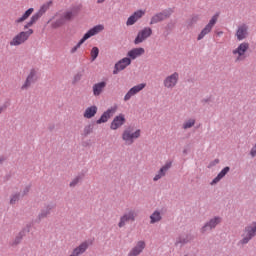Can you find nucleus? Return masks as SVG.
<instances>
[{"instance_id": "obj_1", "label": "nucleus", "mask_w": 256, "mask_h": 256, "mask_svg": "<svg viewBox=\"0 0 256 256\" xmlns=\"http://www.w3.org/2000/svg\"><path fill=\"white\" fill-rule=\"evenodd\" d=\"M105 29V26L99 24L91 28L84 36L82 39L75 45L74 47L71 48L70 53L73 55L74 53H77L78 49L81 48V45L87 41V39H91V37L97 35V33H101Z\"/></svg>"}, {"instance_id": "obj_2", "label": "nucleus", "mask_w": 256, "mask_h": 256, "mask_svg": "<svg viewBox=\"0 0 256 256\" xmlns=\"http://www.w3.org/2000/svg\"><path fill=\"white\" fill-rule=\"evenodd\" d=\"M33 29H29L27 31H21L17 33L13 38L9 41L10 47H19L21 45H25L27 41H29V37L33 35Z\"/></svg>"}, {"instance_id": "obj_3", "label": "nucleus", "mask_w": 256, "mask_h": 256, "mask_svg": "<svg viewBox=\"0 0 256 256\" xmlns=\"http://www.w3.org/2000/svg\"><path fill=\"white\" fill-rule=\"evenodd\" d=\"M247 51H249L248 42H242L237 46V48L232 50L235 63H241V61H245V59H247Z\"/></svg>"}, {"instance_id": "obj_4", "label": "nucleus", "mask_w": 256, "mask_h": 256, "mask_svg": "<svg viewBox=\"0 0 256 256\" xmlns=\"http://www.w3.org/2000/svg\"><path fill=\"white\" fill-rule=\"evenodd\" d=\"M141 137V130L133 127L126 128L122 133V140L125 145H133L135 143V139H139Z\"/></svg>"}, {"instance_id": "obj_5", "label": "nucleus", "mask_w": 256, "mask_h": 256, "mask_svg": "<svg viewBox=\"0 0 256 256\" xmlns=\"http://www.w3.org/2000/svg\"><path fill=\"white\" fill-rule=\"evenodd\" d=\"M49 7H51V2H47L45 4H43L39 11L37 13H35L30 20L24 25V29H29L31 27H33L35 25V23H37L39 21V19H41V17H43V15H45V13H47V11H49Z\"/></svg>"}, {"instance_id": "obj_6", "label": "nucleus", "mask_w": 256, "mask_h": 256, "mask_svg": "<svg viewBox=\"0 0 256 256\" xmlns=\"http://www.w3.org/2000/svg\"><path fill=\"white\" fill-rule=\"evenodd\" d=\"M217 19H219V15L216 14L214 15L210 21L208 22V24L201 30V32L199 33L198 37H197V41H201V39H204L205 36L209 35V33L211 31H213V27H215V25L217 24Z\"/></svg>"}, {"instance_id": "obj_7", "label": "nucleus", "mask_w": 256, "mask_h": 256, "mask_svg": "<svg viewBox=\"0 0 256 256\" xmlns=\"http://www.w3.org/2000/svg\"><path fill=\"white\" fill-rule=\"evenodd\" d=\"M137 218V212L135 210H129L128 212L124 213L118 222V227L119 229H123V227H125V225H127V223H129V221H135V219Z\"/></svg>"}, {"instance_id": "obj_8", "label": "nucleus", "mask_w": 256, "mask_h": 256, "mask_svg": "<svg viewBox=\"0 0 256 256\" xmlns=\"http://www.w3.org/2000/svg\"><path fill=\"white\" fill-rule=\"evenodd\" d=\"M75 16V14L73 13V10H68L64 13H62L58 19L52 23V27L54 29H57L58 27H61V25L65 24V21H71V19H73V17Z\"/></svg>"}, {"instance_id": "obj_9", "label": "nucleus", "mask_w": 256, "mask_h": 256, "mask_svg": "<svg viewBox=\"0 0 256 256\" xmlns=\"http://www.w3.org/2000/svg\"><path fill=\"white\" fill-rule=\"evenodd\" d=\"M153 35V30L150 27H145L140 30L134 40L135 45H139V43H143L146 39H149V36Z\"/></svg>"}, {"instance_id": "obj_10", "label": "nucleus", "mask_w": 256, "mask_h": 256, "mask_svg": "<svg viewBox=\"0 0 256 256\" xmlns=\"http://www.w3.org/2000/svg\"><path fill=\"white\" fill-rule=\"evenodd\" d=\"M179 83V73L174 72L164 79L163 85L166 89H173Z\"/></svg>"}, {"instance_id": "obj_11", "label": "nucleus", "mask_w": 256, "mask_h": 256, "mask_svg": "<svg viewBox=\"0 0 256 256\" xmlns=\"http://www.w3.org/2000/svg\"><path fill=\"white\" fill-rule=\"evenodd\" d=\"M255 235H256V222L246 227L245 232L243 234L244 238L242 239V243L243 244L249 243V241H251V239H253Z\"/></svg>"}, {"instance_id": "obj_12", "label": "nucleus", "mask_w": 256, "mask_h": 256, "mask_svg": "<svg viewBox=\"0 0 256 256\" xmlns=\"http://www.w3.org/2000/svg\"><path fill=\"white\" fill-rule=\"evenodd\" d=\"M236 39L237 41H244L249 37V26L247 24H240L236 30Z\"/></svg>"}, {"instance_id": "obj_13", "label": "nucleus", "mask_w": 256, "mask_h": 256, "mask_svg": "<svg viewBox=\"0 0 256 256\" xmlns=\"http://www.w3.org/2000/svg\"><path fill=\"white\" fill-rule=\"evenodd\" d=\"M171 17V10H165L163 12L157 13L152 16L150 20V25H156V23H161V21H165V19H169Z\"/></svg>"}, {"instance_id": "obj_14", "label": "nucleus", "mask_w": 256, "mask_h": 256, "mask_svg": "<svg viewBox=\"0 0 256 256\" xmlns=\"http://www.w3.org/2000/svg\"><path fill=\"white\" fill-rule=\"evenodd\" d=\"M125 114H119L114 117L113 121L110 124V129L112 131H117V129H121L123 125H125Z\"/></svg>"}, {"instance_id": "obj_15", "label": "nucleus", "mask_w": 256, "mask_h": 256, "mask_svg": "<svg viewBox=\"0 0 256 256\" xmlns=\"http://www.w3.org/2000/svg\"><path fill=\"white\" fill-rule=\"evenodd\" d=\"M117 112V107H111L109 108L107 111H105L100 119H98L96 121L97 125H101V123H107L109 121V119H111V117H113V115H115V113Z\"/></svg>"}, {"instance_id": "obj_16", "label": "nucleus", "mask_w": 256, "mask_h": 256, "mask_svg": "<svg viewBox=\"0 0 256 256\" xmlns=\"http://www.w3.org/2000/svg\"><path fill=\"white\" fill-rule=\"evenodd\" d=\"M35 81H37V70L32 69L29 75L27 76L26 81L22 85L21 89L23 91L29 89L31 87V84L35 83Z\"/></svg>"}, {"instance_id": "obj_17", "label": "nucleus", "mask_w": 256, "mask_h": 256, "mask_svg": "<svg viewBox=\"0 0 256 256\" xmlns=\"http://www.w3.org/2000/svg\"><path fill=\"white\" fill-rule=\"evenodd\" d=\"M147 84L141 83L134 87H132L124 96V101H129L131 97H134V95H137V93H140V91H143L144 87H146Z\"/></svg>"}, {"instance_id": "obj_18", "label": "nucleus", "mask_w": 256, "mask_h": 256, "mask_svg": "<svg viewBox=\"0 0 256 256\" xmlns=\"http://www.w3.org/2000/svg\"><path fill=\"white\" fill-rule=\"evenodd\" d=\"M145 15V10H138L134 12L126 21L127 27H131V25H135L136 22L139 21Z\"/></svg>"}, {"instance_id": "obj_19", "label": "nucleus", "mask_w": 256, "mask_h": 256, "mask_svg": "<svg viewBox=\"0 0 256 256\" xmlns=\"http://www.w3.org/2000/svg\"><path fill=\"white\" fill-rule=\"evenodd\" d=\"M219 223H221V217L212 218L208 223H206L201 228V233H207V231H211V229H215V227H217Z\"/></svg>"}, {"instance_id": "obj_20", "label": "nucleus", "mask_w": 256, "mask_h": 256, "mask_svg": "<svg viewBox=\"0 0 256 256\" xmlns=\"http://www.w3.org/2000/svg\"><path fill=\"white\" fill-rule=\"evenodd\" d=\"M131 65V58H123L118 63L115 64V70L113 71L114 75H117L119 71L129 67Z\"/></svg>"}, {"instance_id": "obj_21", "label": "nucleus", "mask_w": 256, "mask_h": 256, "mask_svg": "<svg viewBox=\"0 0 256 256\" xmlns=\"http://www.w3.org/2000/svg\"><path fill=\"white\" fill-rule=\"evenodd\" d=\"M169 169H171V162H167L164 166L160 168L158 173L154 176L153 181H159V179H162V177H165Z\"/></svg>"}, {"instance_id": "obj_22", "label": "nucleus", "mask_w": 256, "mask_h": 256, "mask_svg": "<svg viewBox=\"0 0 256 256\" xmlns=\"http://www.w3.org/2000/svg\"><path fill=\"white\" fill-rule=\"evenodd\" d=\"M87 249H89V243L83 242L73 250L72 255H70V256L83 255V253H85L87 251Z\"/></svg>"}, {"instance_id": "obj_23", "label": "nucleus", "mask_w": 256, "mask_h": 256, "mask_svg": "<svg viewBox=\"0 0 256 256\" xmlns=\"http://www.w3.org/2000/svg\"><path fill=\"white\" fill-rule=\"evenodd\" d=\"M107 87V82H99L93 85V95L99 97Z\"/></svg>"}, {"instance_id": "obj_24", "label": "nucleus", "mask_w": 256, "mask_h": 256, "mask_svg": "<svg viewBox=\"0 0 256 256\" xmlns=\"http://www.w3.org/2000/svg\"><path fill=\"white\" fill-rule=\"evenodd\" d=\"M143 249H145V242L139 241L137 245L130 251L129 256H137L143 253Z\"/></svg>"}, {"instance_id": "obj_25", "label": "nucleus", "mask_w": 256, "mask_h": 256, "mask_svg": "<svg viewBox=\"0 0 256 256\" xmlns=\"http://www.w3.org/2000/svg\"><path fill=\"white\" fill-rule=\"evenodd\" d=\"M33 11H35V9L29 8L28 10H26L24 12V14L20 18L15 20V23L17 25H19L21 23H25V21H27V19H29L31 17V15H33Z\"/></svg>"}, {"instance_id": "obj_26", "label": "nucleus", "mask_w": 256, "mask_h": 256, "mask_svg": "<svg viewBox=\"0 0 256 256\" xmlns=\"http://www.w3.org/2000/svg\"><path fill=\"white\" fill-rule=\"evenodd\" d=\"M141 55H145L144 48H134L128 52V57L133 60L137 59V57H141Z\"/></svg>"}, {"instance_id": "obj_27", "label": "nucleus", "mask_w": 256, "mask_h": 256, "mask_svg": "<svg viewBox=\"0 0 256 256\" xmlns=\"http://www.w3.org/2000/svg\"><path fill=\"white\" fill-rule=\"evenodd\" d=\"M97 115V106H90L84 111L83 117L85 119H93Z\"/></svg>"}, {"instance_id": "obj_28", "label": "nucleus", "mask_w": 256, "mask_h": 256, "mask_svg": "<svg viewBox=\"0 0 256 256\" xmlns=\"http://www.w3.org/2000/svg\"><path fill=\"white\" fill-rule=\"evenodd\" d=\"M230 170L231 168H229V166H226L224 169H222L221 172L217 175V177L213 179L211 185H215V183H219V181H221V179H223V177H225V175H227Z\"/></svg>"}, {"instance_id": "obj_29", "label": "nucleus", "mask_w": 256, "mask_h": 256, "mask_svg": "<svg viewBox=\"0 0 256 256\" xmlns=\"http://www.w3.org/2000/svg\"><path fill=\"white\" fill-rule=\"evenodd\" d=\"M161 219H162L161 212L154 211L153 214L150 216V223L151 224L159 223V221H161Z\"/></svg>"}, {"instance_id": "obj_30", "label": "nucleus", "mask_w": 256, "mask_h": 256, "mask_svg": "<svg viewBox=\"0 0 256 256\" xmlns=\"http://www.w3.org/2000/svg\"><path fill=\"white\" fill-rule=\"evenodd\" d=\"M51 214V206H47L45 209H43L40 214L38 215V219H45L48 215Z\"/></svg>"}, {"instance_id": "obj_31", "label": "nucleus", "mask_w": 256, "mask_h": 256, "mask_svg": "<svg viewBox=\"0 0 256 256\" xmlns=\"http://www.w3.org/2000/svg\"><path fill=\"white\" fill-rule=\"evenodd\" d=\"M194 126H195V119L190 118L183 123L182 128L183 129H191V127H194Z\"/></svg>"}, {"instance_id": "obj_32", "label": "nucleus", "mask_w": 256, "mask_h": 256, "mask_svg": "<svg viewBox=\"0 0 256 256\" xmlns=\"http://www.w3.org/2000/svg\"><path fill=\"white\" fill-rule=\"evenodd\" d=\"M83 181V175H77L71 182H70V187H77L79 183Z\"/></svg>"}, {"instance_id": "obj_33", "label": "nucleus", "mask_w": 256, "mask_h": 256, "mask_svg": "<svg viewBox=\"0 0 256 256\" xmlns=\"http://www.w3.org/2000/svg\"><path fill=\"white\" fill-rule=\"evenodd\" d=\"M90 55H91L92 61H95V59H97V57H99V48L98 47H93L91 52H90Z\"/></svg>"}, {"instance_id": "obj_34", "label": "nucleus", "mask_w": 256, "mask_h": 256, "mask_svg": "<svg viewBox=\"0 0 256 256\" xmlns=\"http://www.w3.org/2000/svg\"><path fill=\"white\" fill-rule=\"evenodd\" d=\"M90 133H93V128L91 127V125L85 126L83 130V135L87 137V135H90Z\"/></svg>"}, {"instance_id": "obj_35", "label": "nucleus", "mask_w": 256, "mask_h": 256, "mask_svg": "<svg viewBox=\"0 0 256 256\" xmlns=\"http://www.w3.org/2000/svg\"><path fill=\"white\" fill-rule=\"evenodd\" d=\"M16 201H19V194H14L11 196L10 204L15 205Z\"/></svg>"}, {"instance_id": "obj_36", "label": "nucleus", "mask_w": 256, "mask_h": 256, "mask_svg": "<svg viewBox=\"0 0 256 256\" xmlns=\"http://www.w3.org/2000/svg\"><path fill=\"white\" fill-rule=\"evenodd\" d=\"M199 21V16H193L190 20V25H193Z\"/></svg>"}, {"instance_id": "obj_37", "label": "nucleus", "mask_w": 256, "mask_h": 256, "mask_svg": "<svg viewBox=\"0 0 256 256\" xmlns=\"http://www.w3.org/2000/svg\"><path fill=\"white\" fill-rule=\"evenodd\" d=\"M29 191H31V187L27 186V187L24 189V195H27V193H29Z\"/></svg>"}, {"instance_id": "obj_38", "label": "nucleus", "mask_w": 256, "mask_h": 256, "mask_svg": "<svg viewBox=\"0 0 256 256\" xmlns=\"http://www.w3.org/2000/svg\"><path fill=\"white\" fill-rule=\"evenodd\" d=\"M97 3H99V4L105 3V0H97Z\"/></svg>"}, {"instance_id": "obj_39", "label": "nucleus", "mask_w": 256, "mask_h": 256, "mask_svg": "<svg viewBox=\"0 0 256 256\" xmlns=\"http://www.w3.org/2000/svg\"><path fill=\"white\" fill-rule=\"evenodd\" d=\"M5 161V157H0V163H3Z\"/></svg>"}, {"instance_id": "obj_40", "label": "nucleus", "mask_w": 256, "mask_h": 256, "mask_svg": "<svg viewBox=\"0 0 256 256\" xmlns=\"http://www.w3.org/2000/svg\"><path fill=\"white\" fill-rule=\"evenodd\" d=\"M3 112V108H0V113H2Z\"/></svg>"}, {"instance_id": "obj_41", "label": "nucleus", "mask_w": 256, "mask_h": 256, "mask_svg": "<svg viewBox=\"0 0 256 256\" xmlns=\"http://www.w3.org/2000/svg\"><path fill=\"white\" fill-rule=\"evenodd\" d=\"M218 35H223V32L218 33Z\"/></svg>"}]
</instances>
